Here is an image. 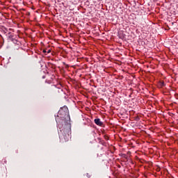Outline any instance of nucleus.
Here are the masks:
<instances>
[{
  "instance_id": "f03ea898",
  "label": "nucleus",
  "mask_w": 178,
  "mask_h": 178,
  "mask_svg": "<svg viewBox=\"0 0 178 178\" xmlns=\"http://www.w3.org/2000/svg\"><path fill=\"white\" fill-rule=\"evenodd\" d=\"M163 86H165V83L164 82H161V86L163 87Z\"/></svg>"
},
{
  "instance_id": "7ed1b4c3",
  "label": "nucleus",
  "mask_w": 178,
  "mask_h": 178,
  "mask_svg": "<svg viewBox=\"0 0 178 178\" xmlns=\"http://www.w3.org/2000/svg\"><path fill=\"white\" fill-rule=\"evenodd\" d=\"M43 52L45 54V52H47V51L44 50Z\"/></svg>"
},
{
  "instance_id": "f257e3e1",
  "label": "nucleus",
  "mask_w": 178,
  "mask_h": 178,
  "mask_svg": "<svg viewBox=\"0 0 178 178\" xmlns=\"http://www.w3.org/2000/svg\"><path fill=\"white\" fill-rule=\"evenodd\" d=\"M95 123L97 124V126H103L104 122H101L99 118L95 119Z\"/></svg>"
},
{
  "instance_id": "20e7f679",
  "label": "nucleus",
  "mask_w": 178,
  "mask_h": 178,
  "mask_svg": "<svg viewBox=\"0 0 178 178\" xmlns=\"http://www.w3.org/2000/svg\"><path fill=\"white\" fill-rule=\"evenodd\" d=\"M49 52H51V50H49V51H48V54H49Z\"/></svg>"
}]
</instances>
